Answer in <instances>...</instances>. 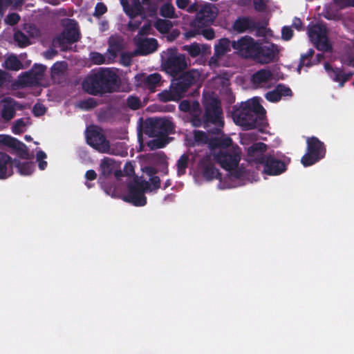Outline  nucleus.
Instances as JSON below:
<instances>
[{
	"label": "nucleus",
	"mask_w": 354,
	"mask_h": 354,
	"mask_svg": "<svg viewBox=\"0 0 354 354\" xmlns=\"http://www.w3.org/2000/svg\"><path fill=\"white\" fill-rule=\"evenodd\" d=\"M233 29L239 33H243L246 31L252 32L255 30L261 31L264 30L265 27L261 26L259 22H256L250 17H239L232 25Z\"/></svg>",
	"instance_id": "aec40b11"
},
{
	"label": "nucleus",
	"mask_w": 354,
	"mask_h": 354,
	"mask_svg": "<svg viewBox=\"0 0 354 354\" xmlns=\"http://www.w3.org/2000/svg\"><path fill=\"white\" fill-rule=\"evenodd\" d=\"M201 77L198 69H190L173 77L169 90H164L158 94V99L163 102L178 101L184 97L193 85L196 84Z\"/></svg>",
	"instance_id": "7ed1b4c3"
},
{
	"label": "nucleus",
	"mask_w": 354,
	"mask_h": 354,
	"mask_svg": "<svg viewBox=\"0 0 354 354\" xmlns=\"http://www.w3.org/2000/svg\"><path fill=\"white\" fill-rule=\"evenodd\" d=\"M128 194L123 197L125 202L136 207H142L147 204L146 191L150 189V184L145 180H140L135 176L133 180L127 185Z\"/></svg>",
	"instance_id": "423d86ee"
},
{
	"label": "nucleus",
	"mask_w": 354,
	"mask_h": 354,
	"mask_svg": "<svg viewBox=\"0 0 354 354\" xmlns=\"http://www.w3.org/2000/svg\"><path fill=\"white\" fill-rule=\"evenodd\" d=\"M5 68L12 71H19L22 68V64L17 56L10 55L5 60Z\"/></svg>",
	"instance_id": "f704fd0d"
},
{
	"label": "nucleus",
	"mask_w": 354,
	"mask_h": 354,
	"mask_svg": "<svg viewBox=\"0 0 354 354\" xmlns=\"http://www.w3.org/2000/svg\"><path fill=\"white\" fill-rule=\"evenodd\" d=\"M341 62L348 66L354 67V55L348 54L345 57L341 58Z\"/></svg>",
	"instance_id": "338daca9"
},
{
	"label": "nucleus",
	"mask_w": 354,
	"mask_h": 354,
	"mask_svg": "<svg viewBox=\"0 0 354 354\" xmlns=\"http://www.w3.org/2000/svg\"><path fill=\"white\" fill-rule=\"evenodd\" d=\"M17 169V172L22 176L30 175L35 170V165L30 162H21L14 158L13 168Z\"/></svg>",
	"instance_id": "c756f323"
},
{
	"label": "nucleus",
	"mask_w": 354,
	"mask_h": 354,
	"mask_svg": "<svg viewBox=\"0 0 354 354\" xmlns=\"http://www.w3.org/2000/svg\"><path fill=\"white\" fill-rule=\"evenodd\" d=\"M107 11L106 6L103 3H97L95 8L93 15L95 17H100Z\"/></svg>",
	"instance_id": "4d7b16f0"
},
{
	"label": "nucleus",
	"mask_w": 354,
	"mask_h": 354,
	"mask_svg": "<svg viewBox=\"0 0 354 354\" xmlns=\"http://www.w3.org/2000/svg\"><path fill=\"white\" fill-rule=\"evenodd\" d=\"M46 107L40 103H37L32 108V113L35 116L39 117L45 114Z\"/></svg>",
	"instance_id": "6e6d98bb"
},
{
	"label": "nucleus",
	"mask_w": 354,
	"mask_h": 354,
	"mask_svg": "<svg viewBox=\"0 0 354 354\" xmlns=\"http://www.w3.org/2000/svg\"><path fill=\"white\" fill-rule=\"evenodd\" d=\"M267 145L261 142L253 143L247 150V158L249 162L263 164L267 156L264 154Z\"/></svg>",
	"instance_id": "5701e85b"
},
{
	"label": "nucleus",
	"mask_w": 354,
	"mask_h": 354,
	"mask_svg": "<svg viewBox=\"0 0 354 354\" xmlns=\"http://www.w3.org/2000/svg\"><path fill=\"white\" fill-rule=\"evenodd\" d=\"M120 62L123 66H130L131 64V55L127 53H122L120 56Z\"/></svg>",
	"instance_id": "0e129e2a"
},
{
	"label": "nucleus",
	"mask_w": 354,
	"mask_h": 354,
	"mask_svg": "<svg viewBox=\"0 0 354 354\" xmlns=\"http://www.w3.org/2000/svg\"><path fill=\"white\" fill-rule=\"evenodd\" d=\"M205 129L208 133L218 135L223 133L224 118L220 101L215 97L210 98L203 103Z\"/></svg>",
	"instance_id": "20e7f679"
},
{
	"label": "nucleus",
	"mask_w": 354,
	"mask_h": 354,
	"mask_svg": "<svg viewBox=\"0 0 354 354\" xmlns=\"http://www.w3.org/2000/svg\"><path fill=\"white\" fill-rule=\"evenodd\" d=\"M123 172L127 176H132L135 174L134 167L132 163L128 162L125 163L123 169Z\"/></svg>",
	"instance_id": "69168bd1"
},
{
	"label": "nucleus",
	"mask_w": 354,
	"mask_h": 354,
	"mask_svg": "<svg viewBox=\"0 0 354 354\" xmlns=\"http://www.w3.org/2000/svg\"><path fill=\"white\" fill-rule=\"evenodd\" d=\"M0 145L8 147L16 151L17 155L23 159L30 158L29 150L28 147L17 138L9 135H0Z\"/></svg>",
	"instance_id": "dca6fc26"
},
{
	"label": "nucleus",
	"mask_w": 354,
	"mask_h": 354,
	"mask_svg": "<svg viewBox=\"0 0 354 354\" xmlns=\"http://www.w3.org/2000/svg\"><path fill=\"white\" fill-rule=\"evenodd\" d=\"M80 32L75 25L68 26L53 40L58 44L62 50L66 49V45L73 44L80 39Z\"/></svg>",
	"instance_id": "f3484780"
},
{
	"label": "nucleus",
	"mask_w": 354,
	"mask_h": 354,
	"mask_svg": "<svg viewBox=\"0 0 354 354\" xmlns=\"http://www.w3.org/2000/svg\"><path fill=\"white\" fill-rule=\"evenodd\" d=\"M86 138L88 145L100 153H108L110 149L109 141L106 138L101 128L91 126L86 129Z\"/></svg>",
	"instance_id": "1a4fd4ad"
},
{
	"label": "nucleus",
	"mask_w": 354,
	"mask_h": 354,
	"mask_svg": "<svg viewBox=\"0 0 354 354\" xmlns=\"http://www.w3.org/2000/svg\"><path fill=\"white\" fill-rule=\"evenodd\" d=\"M46 153L41 150L37 151L36 154V158L38 161V166L41 170L45 169L47 167V162L44 160V159L46 158Z\"/></svg>",
	"instance_id": "de8ad7c7"
},
{
	"label": "nucleus",
	"mask_w": 354,
	"mask_h": 354,
	"mask_svg": "<svg viewBox=\"0 0 354 354\" xmlns=\"http://www.w3.org/2000/svg\"><path fill=\"white\" fill-rule=\"evenodd\" d=\"M191 124L194 127H203L205 129V120L203 115H192L190 118Z\"/></svg>",
	"instance_id": "8fccbe9b"
},
{
	"label": "nucleus",
	"mask_w": 354,
	"mask_h": 354,
	"mask_svg": "<svg viewBox=\"0 0 354 354\" xmlns=\"http://www.w3.org/2000/svg\"><path fill=\"white\" fill-rule=\"evenodd\" d=\"M109 47L120 53L123 48L122 40L111 37L109 39Z\"/></svg>",
	"instance_id": "49530a36"
},
{
	"label": "nucleus",
	"mask_w": 354,
	"mask_h": 354,
	"mask_svg": "<svg viewBox=\"0 0 354 354\" xmlns=\"http://www.w3.org/2000/svg\"><path fill=\"white\" fill-rule=\"evenodd\" d=\"M210 155L205 156L198 163V168L203 177L207 180H212L214 179H221V174L215 167Z\"/></svg>",
	"instance_id": "a211bd4d"
},
{
	"label": "nucleus",
	"mask_w": 354,
	"mask_h": 354,
	"mask_svg": "<svg viewBox=\"0 0 354 354\" xmlns=\"http://www.w3.org/2000/svg\"><path fill=\"white\" fill-rule=\"evenodd\" d=\"M140 3V0H132V11L133 18L137 16L145 17V12L144 8Z\"/></svg>",
	"instance_id": "a19ab883"
},
{
	"label": "nucleus",
	"mask_w": 354,
	"mask_h": 354,
	"mask_svg": "<svg viewBox=\"0 0 354 354\" xmlns=\"http://www.w3.org/2000/svg\"><path fill=\"white\" fill-rule=\"evenodd\" d=\"M198 35H202L205 39L210 40L214 39L215 36L214 30L209 26L204 28L192 27V29L187 31L185 36L187 38L194 37Z\"/></svg>",
	"instance_id": "cd10ccee"
},
{
	"label": "nucleus",
	"mask_w": 354,
	"mask_h": 354,
	"mask_svg": "<svg viewBox=\"0 0 354 354\" xmlns=\"http://www.w3.org/2000/svg\"><path fill=\"white\" fill-rule=\"evenodd\" d=\"M153 26L156 29L162 34L168 33L173 27L171 21L163 19H158Z\"/></svg>",
	"instance_id": "473e14b6"
},
{
	"label": "nucleus",
	"mask_w": 354,
	"mask_h": 354,
	"mask_svg": "<svg viewBox=\"0 0 354 354\" xmlns=\"http://www.w3.org/2000/svg\"><path fill=\"white\" fill-rule=\"evenodd\" d=\"M272 78V73L270 69L263 68L257 71L251 77L253 85L259 86L262 84H266Z\"/></svg>",
	"instance_id": "bb28decb"
},
{
	"label": "nucleus",
	"mask_w": 354,
	"mask_h": 354,
	"mask_svg": "<svg viewBox=\"0 0 354 354\" xmlns=\"http://www.w3.org/2000/svg\"><path fill=\"white\" fill-rule=\"evenodd\" d=\"M165 144L162 140L158 139L149 140L147 142V146L152 150L162 148L165 147Z\"/></svg>",
	"instance_id": "bf43d9fd"
},
{
	"label": "nucleus",
	"mask_w": 354,
	"mask_h": 354,
	"mask_svg": "<svg viewBox=\"0 0 354 354\" xmlns=\"http://www.w3.org/2000/svg\"><path fill=\"white\" fill-rule=\"evenodd\" d=\"M46 66L35 64L31 69L20 75L19 82L23 86H35L42 80Z\"/></svg>",
	"instance_id": "2eb2a0df"
},
{
	"label": "nucleus",
	"mask_w": 354,
	"mask_h": 354,
	"mask_svg": "<svg viewBox=\"0 0 354 354\" xmlns=\"http://www.w3.org/2000/svg\"><path fill=\"white\" fill-rule=\"evenodd\" d=\"M127 104L132 110H138L141 106L140 100L136 96H129L127 100Z\"/></svg>",
	"instance_id": "a18cd8bd"
},
{
	"label": "nucleus",
	"mask_w": 354,
	"mask_h": 354,
	"mask_svg": "<svg viewBox=\"0 0 354 354\" xmlns=\"http://www.w3.org/2000/svg\"><path fill=\"white\" fill-rule=\"evenodd\" d=\"M324 69L333 82L339 83V87H343L354 75L353 72L345 73L342 67L333 68L328 62L324 63Z\"/></svg>",
	"instance_id": "4be33fe9"
},
{
	"label": "nucleus",
	"mask_w": 354,
	"mask_h": 354,
	"mask_svg": "<svg viewBox=\"0 0 354 354\" xmlns=\"http://www.w3.org/2000/svg\"><path fill=\"white\" fill-rule=\"evenodd\" d=\"M138 52L141 55H149L158 48V41L154 38H140L136 42Z\"/></svg>",
	"instance_id": "a878e982"
},
{
	"label": "nucleus",
	"mask_w": 354,
	"mask_h": 354,
	"mask_svg": "<svg viewBox=\"0 0 354 354\" xmlns=\"http://www.w3.org/2000/svg\"><path fill=\"white\" fill-rule=\"evenodd\" d=\"M189 155L184 153L183 154L180 158L177 161V174L178 176L184 175L186 172V169L188 167L189 164Z\"/></svg>",
	"instance_id": "c9c22d12"
},
{
	"label": "nucleus",
	"mask_w": 354,
	"mask_h": 354,
	"mask_svg": "<svg viewBox=\"0 0 354 354\" xmlns=\"http://www.w3.org/2000/svg\"><path fill=\"white\" fill-rule=\"evenodd\" d=\"M217 15L216 8L211 3L204 4L197 12L196 19L192 23V27L204 28L209 26Z\"/></svg>",
	"instance_id": "f8f14e48"
},
{
	"label": "nucleus",
	"mask_w": 354,
	"mask_h": 354,
	"mask_svg": "<svg viewBox=\"0 0 354 354\" xmlns=\"http://www.w3.org/2000/svg\"><path fill=\"white\" fill-rule=\"evenodd\" d=\"M194 139L198 145L209 144V141L206 133L200 130H195L194 131Z\"/></svg>",
	"instance_id": "79ce46f5"
},
{
	"label": "nucleus",
	"mask_w": 354,
	"mask_h": 354,
	"mask_svg": "<svg viewBox=\"0 0 354 354\" xmlns=\"http://www.w3.org/2000/svg\"><path fill=\"white\" fill-rule=\"evenodd\" d=\"M253 5L257 12H264L267 8L266 3L263 0H253Z\"/></svg>",
	"instance_id": "13d9d810"
},
{
	"label": "nucleus",
	"mask_w": 354,
	"mask_h": 354,
	"mask_svg": "<svg viewBox=\"0 0 354 354\" xmlns=\"http://www.w3.org/2000/svg\"><path fill=\"white\" fill-rule=\"evenodd\" d=\"M121 4L123 7L124 12L130 17L133 18L132 11V6L127 0H121Z\"/></svg>",
	"instance_id": "680f3d73"
},
{
	"label": "nucleus",
	"mask_w": 354,
	"mask_h": 354,
	"mask_svg": "<svg viewBox=\"0 0 354 354\" xmlns=\"http://www.w3.org/2000/svg\"><path fill=\"white\" fill-rule=\"evenodd\" d=\"M241 149L238 145L223 151H214L213 157L223 169L232 171L236 168L241 160Z\"/></svg>",
	"instance_id": "6e6552de"
},
{
	"label": "nucleus",
	"mask_w": 354,
	"mask_h": 354,
	"mask_svg": "<svg viewBox=\"0 0 354 354\" xmlns=\"http://www.w3.org/2000/svg\"><path fill=\"white\" fill-rule=\"evenodd\" d=\"M14 39L21 48L26 47L30 44L29 38L21 30H17L14 33Z\"/></svg>",
	"instance_id": "4c0bfd02"
},
{
	"label": "nucleus",
	"mask_w": 354,
	"mask_h": 354,
	"mask_svg": "<svg viewBox=\"0 0 354 354\" xmlns=\"http://www.w3.org/2000/svg\"><path fill=\"white\" fill-rule=\"evenodd\" d=\"M66 62H57L51 67V75L54 77L55 75H59L63 73L66 68Z\"/></svg>",
	"instance_id": "c03bdc74"
},
{
	"label": "nucleus",
	"mask_w": 354,
	"mask_h": 354,
	"mask_svg": "<svg viewBox=\"0 0 354 354\" xmlns=\"http://www.w3.org/2000/svg\"><path fill=\"white\" fill-rule=\"evenodd\" d=\"M282 38L286 40H290L293 36L292 30L288 26H283L281 30Z\"/></svg>",
	"instance_id": "052dcab7"
},
{
	"label": "nucleus",
	"mask_w": 354,
	"mask_h": 354,
	"mask_svg": "<svg viewBox=\"0 0 354 354\" xmlns=\"http://www.w3.org/2000/svg\"><path fill=\"white\" fill-rule=\"evenodd\" d=\"M162 76L158 73L150 75L145 73L138 74L135 76L136 85L149 90L150 92H155L156 88L161 85Z\"/></svg>",
	"instance_id": "6ab92c4d"
},
{
	"label": "nucleus",
	"mask_w": 354,
	"mask_h": 354,
	"mask_svg": "<svg viewBox=\"0 0 354 354\" xmlns=\"http://www.w3.org/2000/svg\"><path fill=\"white\" fill-rule=\"evenodd\" d=\"M315 50L313 48L308 49L306 53L302 54L300 57L299 64L298 65L297 71L300 73L301 68L304 66L306 67H310L313 65V63L310 59L314 55Z\"/></svg>",
	"instance_id": "72a5a7b5"
},
{
	"label": "nucleus",
	"mask_w": 354,
	"mask_h": 354,
	"mask_svg": "<svg viewBox=\"0 0 354 354\" xmlns=\"http://www.w3.org/2000/svg\"><path fill=\"white\" fill-rule=\"evenodd\" d=\"M308 36L314 40L315 48L320 51L330 52L332 46L329 44L326 28L321 26H315L308 30Z\"/></svg>",
	"instance_id": "4468645a"
},
{
	"label": "nucleus",
	"mask_w": 354,
	"mask_h": 354,
	"mask_svg": "<svg viewBox=\"0 0 354 354\" xmlns=\"http://www.w3.org/2000/svg\"><path fill=\"white\" fill-rule=\"evenodd\" d=\"M253 60L266 64L274 61L278 55V46L272 43H257Z\"/></svg>",
	"instance_id": "9d476101"
},
{
	"label": "nucleus",
	"mask_w": 354,
	"mask_h": 354,
	"mask_svg": "<svg viewBox=\"0 0 354 354\" xmlns=\"http://www.w3.org/2000/svg\"><path fill=\"white\" fill-rule=\"evenodd\" d=\"M121 4L123 7L124 12L130 17L133 18L132 11V6L127 0H121Z\"/></svg>",
	"instance_id": "e2e57ef3"
},
{
	"label": "nucleus",
	"mask_w": 354,
	"mask_h": 354,
	"mask_svg": "<svg viewBox=\"0 0 354 354\" xmlns=\"http://www.w3.org/2000/svg\"><path fill=\"white\" fill-rule=\"evenodd\" d=\"M190 104L191 102L188 100H182L179 104V109L185 113H189V111H190Z\"/></svg>",
	"instance_id": "774afa93"
},
{
	"label": "nucleus",
	"mask_w": 354,
	"mask_h": 354,
	"mask_svg": "<svg viewBox=\"0 0 354 354\" xmlns=\"http://www.w3.org/2000/svg\"><path fill=\"white\" fill-rule=\"evenodd\" d=\"M190 111H189V113L190 115H201V108L200 103L197 100H194L191 102L190 104Z\"/></svg>",
	"instance_id": "603ef678"
},
{
	"label": "nucleus",
	"mask_w": 354,
	"mask_h": 354,
	"mask_svg": "<svg viewBox=\"0 0 354 354\" xmlns=\"http://www.w3.org/2000/svg\"><path fill=\"white\" fill-rule=\"evenodd\" d=\"M266 111L261 104L259 98L253 97L241 102L239 107L234 106L232 112L234 122L247 131L258 129L263 131L268 125Z\"/></svg>",
	"instance_id": "f257e3e1"
},
{
	"label": "nucleus",
	"mask_w": 354,
	"mask_h": 354,
	"mask_svg": "<svg viewBox=\"0 0 354 354\" xmlns=\"http://www.w3.org/2000/svg\"><path fill=\"white\" fill-rule=\"evenodd\" d=\"M25 121L24 118L17 119L12 127V131L16 135H19L24 132V128L26 126L28 122L29 118Z\"/></svg>",
	"instance_id": "ea45409f"
},
{
	"label": "nucleus",
	"mask_w": 354,
	"mask_h": 354,
	"mask_svg": "<svg viewBox=\"0 0 354 354\" xmlns=\"http://www.w3.org/2000/svg\"><path fill=\"white\" fill-rule=\"evenodd\" d=\"M232 42L227 38H222L218 40L217 44L214 46V55L216 58H220L225 55L231 50Z\"/></svg>",
	"instance_id": "c85d7f7f"
},
{
	"label": "nucleus",
	"mask_w": 354,
	"mask_h": 354,
	"mask_svg": "<svg viewBox=\"0 0 354 354\" xmlns=\"http://www.w3.org/2000/svg\"><path fill=\"white\" fill-rule=\"evenodd\" d=\"M236 145L230 137H216L209 139V147L214 151H223L231 149Z\"/></svg>",
	"instance_id": "393cba45"
},
{
	"label": "nucleus",
	"mask_w": 354,
	"mask_h": 354,
	"mask_svg": "<svg viewBox=\"0 0 354 354\" xmlns=\"http://www.w3.org/2000/svg\"><path fill=\"white\" fill-rule=\"evenodd\" d=\"M307 151L301 157V162L304 167L311 166L326 155V147L317 137L312 136L306 140Z\"/></svg>",
	"instance_id": "0eeeda50"
},
{
	"label": "nucleus",
	"mask_w": 354,
	"mask_h": 354,
	"mask_svg": "<svg viewBox=\"0 0 354 354\" xmlns=\"http://www.w3.org/2000/svg\"><path fill=\"white\" fill-rule=\"evenodd\" d=\"M91 59L93 63L95 64H102L106 62L105 57L102 54L97 52L92 53Z\"/></svg>",
	"instance_id": "3c124183"
},
{
	"label": "nucleus",
	"mask_w": 354,
	"mask_h": 354,
	"mask_svg": "<svg viewBox=\"0 0 354 354\" xmlns=\"http://www.w3.org/2000/svg\"><path fill=\"white\" fill-rule=\"evenodd\" d=\"M16 114V110L15 107V101L6 100L1 111V116L5 121H10L12 119Z\"/></svg>",
	"instance_id": "2f4dec72"
},
{
	"label": "nucleus",
	"mask_w": 354,
	"mask_h": 354,
	"mask_svg": "<svg viewBox=\"0 0 354 354\" xmlns=\"http://www.w3.org/2000/svg\"><path fill=\"white\" fill-rule=\"evenodd\" d=\"M115 168V161L113 159L108 157L104 158L100 165V178H104L111 176Z\"/></svg>",
	"instance_id": "7c9ffc66"
},
{
	"label": "nucleus",
	"mask_w": 354,
	"mask_h": 354,
	"mask_svg": "<svg viewBox=\"0 0 354 354\" xmlns=\"http://www.w3.org/2000/svg\"><path fill=\"white\" fill-rule=\"evenodd\" d=\"M183 49L188 53L192 57H196L201 53V48L199 44L193 43L190 45H185Z\"/></svg>",
	"instance_id": "58836bf2"
},
{
	"label": "nucleus",
	"mask_w": 354,
	"mask_h": 354,
	"mask_svg": "<svg viewBox=\"0 0 354 354\" xmlns=\"http://www.w3.org/2000/svg\"><path fill=\"white\" fill-rule=\"evenodd\" d=\"M160 15L165 18L175 17V8L171 3H164L160 8Z\"/></svg>",
	"instance_id": "e433bc0d"
},
{
	"label": "nucleus",
	"mask_w": 354,
	"mask_h": 354,
	"mask_svg": "<svg viewBox=\"0 0 354 354\" xmlns=\"http://www.w3.org/2000/svg\"><path fill=\"white\" fill-rule=\"evenodd\" d=\"M121 80L118 73L111 68H100L91 71L82 82L85 92L92 95H103L118 91Z\"/></svg>",
	"instance_id": "f03ea898"
},
{
	"label": "nucleus",
	"mask_w": 354,
	"mask_h": 354,
	"mask_svg": "<svg viewBox=\"0 0 354 354\" xmlns=\"http://www.w3.org/2000/svg\"><path fill=\"white\" fill-rule=\"evenodd\" d=\"M262 165L264 173L269 176L280 175L287 169V165L283 161L272 155L267 156Z\"/></svg>",
	"instance_id": "412c9836"
},
{
	"label": "nucleus",
	"mask_w": 354,
	"mask_h": 354,
	"mask_svg": "<svg viewBox=\"0 0 354 354\" xmlns=\"http://www.w3.org/2000/svg\"><path fill=\"white\" fill-rule=\"evenodd\" d=\"M257 43L258 41H255L252 37L245 35L241 37L237 41H233L232 47L242 57L253 59Z\"/></svg>",
	"instance_id": "ddd939ff"
},
{
	"label": "nucleus",
	"mask_w": 354,
	"mask_h": 354,
	"mask_svg": "<svg viewBox=\"0 0 354 354\" xmlns=\"http://www.w3.org/2000/svg\"><path fill=\"white\" fill-rule=\"evenodd\" d=\"M266 98L267 100L272 102H277L281 100L280 95L277 92V88L272 91H269L266 94Z\"/></svg>",
	"instance_id": "5fc2aeb1"
},
{
	"label": "nucleus",
	"mask_w": 354,
	"mask_h": 354,
	"mask_svg": "<svg viewBox=\"0 0 354 354\" xmlns=\"http://www.w3.org/2000/svg\"><path fill=\"white\" fill-rule=\"evenodd\" d=\"M20 16L17 13L12 12L7 15L6 22L10 26H15L18 24Z\"/></svg>",
	"instance_id": "864d4df0"
},
{
	"label": "nucleus",
	"mask_w": 354,
	"mask_h": 354,
	"mask_svg": "<svg viewBox=\"0 0 354 354\" xmlns=\"http://www.w3.org/2000/svg\"><path fill=\"white\" fill-rule=\"evenodd\" d=\"M14 158L5 152L0 151V180H5L12 176Z\"/></svg>",
	"instance_id": "b1692460"
},
{
	"label": "nucleus",
	"mask_w": 354,
	"mask_h": 354,
	"mask_svg": "<svg viewBox=\"0 0 354 354\" xmlns=\"http://www.w3.org/2000/svg\"><path fill=\"white\" fill-rule=\"evenodd\" d=\"M97 103L95 99L88 97L86 100L80 101L79 106L84 110H90L97 106Z\"/></svg>",
	"instance_id": "37998d69"
},
{
	"label": "nucleus",
	"mask_w": 354,
	"mask_h": 354,
	"mask_svg": "<svg viewBox=\"0 0 354 354\" xmlns=\"http://www.w3.org/2000/svg\"><path fill=\"white\" fill-rule=\"evenodd\" d=\"M277 92L279 93L280 97H290L292 95V91L290 87L286 86L284 84H278L276 86Z\"/></svg>",
	"instance_id": "09e8293b"
},
{
	"label": "nucleus",
	"mask_w": 354,
	"mask_h": 354,
	"mask_svg": "<svg viewBox=\"0 0 354 354\" xmlns=\"http://www.w3.org/2000/svg\"><path fill=\"white\" fill-rule=\"evenodd\" d=\"M162 66L165 72L171 77L183 73L187 68L186 57L178 52L176 48H169L161 55Z\"/></svg>",
	"instance_id": "39448f33"
},
{
	"label": "nucleus",
	"mask_w": 354,
	"mask_h": 354,
	"mask_svg": "<svg viewBox=\"0 0 354 354\" xmlns=\"http://www.w3.org/2000/svg\"><path fill=\"white\" fill-rule=\"evenodd\" d=\"M147 121H149V124L146 127L145 133L149 137L167 136L174 129L173 123L169 120L150 118Z\"/></svg>",
	"instance_id": "9b49d317"
}]
</instances>
